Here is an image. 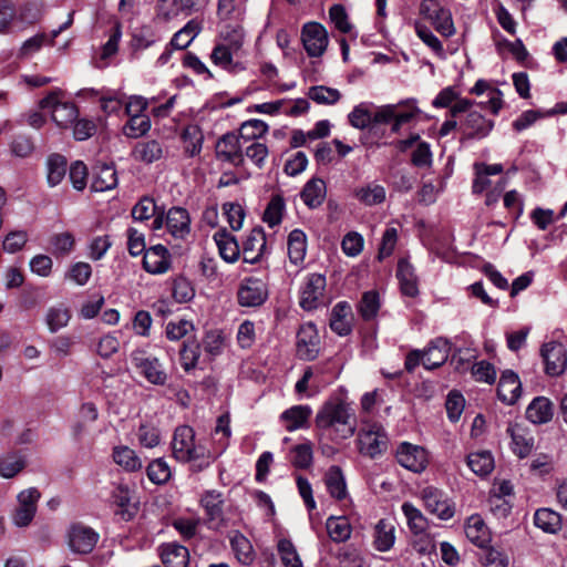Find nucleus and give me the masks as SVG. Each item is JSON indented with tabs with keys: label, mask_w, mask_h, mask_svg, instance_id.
<instances>
[{
	"label": "nucleus",
	"mask_w": 567,
	"mask_h": 567,
	"mask_svg": "<svg viewBox=\"0 0 567 567\" xmlns=\"http://www.w3.org/2000/svg\"><path fill=\"white\" fill-rule=\"evenodd\" d=\"M320 436L333 442L351 437L357 430L355 412L340 395L330 396L318 410L315 419Z\"/></svg>",
	"instance_id": "f257e3e1"
},
{
	"label": "nucleus",
	"mask_w": 567,
	"mask_h": 567,
	"mask_svg": "<svg viewBox=\"0 0 567 567\" xmlns=\"http://www.w3.org/2000/svg\"><path fill=\"white\" fill-rule=\"evenodd\" d=\"M173 456L182 463H192L195 472L207 468L212 463V453L204 445L196 443L195 431L188 425L177 426L172 440Z\"/></svg>",
	"instance_id": "f03ea898"
},
{
	"label": "nucleus",
	"mask_w": 567,
	"mask_h": 567,
	"mask_svg": "<svg viewBox=\"0 0 567 567\" xmlns=\"http://www.w3.org/2000/svg\"><path fill=\"white\" fill-rule=\"evenodd\" d=\"M198 504L204 512V524L208 529L220 532L228 527L226 498L220 491H204Z\"/></svg>",
	"instance_id": "7ed1b4c3"
},
{
	"label": "nucleus",
	"mask_w": 567,
	"mask_h": 567,
	"mask_svg": "<svg viewBox=\"0 0 567 567\" xmlns=\"http://www.w3.org/2000/svg\"><path fill=\"white\" fill-rule=\"evenodd\" d=\"M358 444L362 455L375 458L386 451L389 439L381 424L372 423L359 432Z\"/></svg>",
	"instance_id": "20e7f679"
},
{
	"label": "nucleus",
	"mask_w": 567,
	"mask_h": 567,
	"mask_svg": "<svg viewBox=\"0 0 567 567\" xmlns=\"http://www.w3.org/2000/svg\"><path fill=\"white\" fill-rule=\"evenodd\" d=\"M131 363L148 382L155 385L166 383L167 373L157 358L147 355L143 350H135L131 353Z\"/></svg>",
	"instance_id": "39448f33"
},
{
	"label": "nucleus",
	"mask_w": 567,
	"mask_h": 567,
	"mask_svg": "<svg viewBox=\"0 0 567 567\" xmlns=\"http://www.w3.org/2000/svg\"><path fill=\"white\" fill-rule=\"evenodd\" d=\"M420 12L434 24L436 31L443 37L449 38L455 33L450 10L441 6L437 1L423 0L420 6Z\"/></svg>",
	"instance_id": "423d86ee"
},
{
	"label": "nucleus",
	"mask_w": 567,
	"mask_h": 567,
	"mask_svg": "<svg viewBox=\"0 0 567 567\" xmlns=\"http://www.w3.org/2000/svg\"><path fill=\"white\" fill-rule=\"evenodd\" d=\"M165 221L167 231L176 239H184L190 231V218L185 208L173 207L167 212L164 219L163 215H157L153 221V228H162Z\"/></svg>",
	"instance_id": "0eeeda50"
},
{
	"label": "nucleus",
	"mask_w": 567,
	"mask_h": 567,
	"mask_svg": "<svg viewBox=\"0 0 567 567\" xmlns=\"http://www.w3.org/2000/svg\"><path fill=\"white\" fill-rule=\"evenodd\" d=\"M326 277L321 274H310L307 276L301 290L299 305L303 310H313L323 305L326 291Z\"/></svg>",
	"instance_id": "6e6552de"
},
{
	"label": "nucleus",
	"mask_w": 567,
	"mask_h": 567,
	"mask_svg": "<svg viewBox=\"0 0 567 567\" xmlns=\"http://www.w3.org/2000/svg\"><path fill=\"white\" fill-rule=\"evenodd\" d=\"M66 540L72 553L86 555L94 549L99 534L93 528L78 523L68 529Z\"/></svg>",
	"instance_id": "1a4fd4ad"
},
{
	"label": "nucleus",
	"mask_w": 567,
	"mask_h": 567,
	"mask_svg": "<svg viewBox=\"0 0 567 567\" xmlns=\"http://www.w3.org/2000/svg\"><path fill=\"white\" fill-rule=\"evenodd\" d=\"M301 41L309 56H321L328 47L327 30L318 22H308L302 27Z\"/></svg>",
	"instance_id": "9d476101"
},
{
	"label": "nucleus",
	"mask_w": 567,
	"mask_h": 567,
	"mask_svg": "<svg viewBox=\"0 0 567 567\" xmlns=\"http://www.w3.org/2000/svg\"><path fill=\"white\" fill-rule=\"evenodd\" d=\"M421 496L426 511L437 518L447 520L454 516V505L441 489L427 486L422 489Z\"/></svg>",
	"instance_id": "9b49d317"
},
{
	"label": "nucleus",
	"mask_w": 567,
	"mask_h": 567,
	"mask_svg": "<svg viewBox=\"0 0 567 567\" xmlns=\"http://www.w3.org/2000/svg\"><path fill=\"white\" fill-rule=\"evenodd\" d=\"M540 355L545 363V372L550 377L563 374L567 368V351L563 343L550 341L544 343Z\"/></svg>",
	"instance_id": "f8f14e48"
},
{
	"label": "nucleus",
	"mask_w": 567,
	"mask_h": 567,
	"mask_svg": "<svg viewBox=\"0 0 567 567\" xmlns=\"http://www.w3.org/2000/svg\"><path fill=\"white\" fill-rule=\"evenodd\" d=\"M244 143L239 135L236 133H226L216 144V155L219 159L227 162L235 166L244 164Z\"/></svg>",
	"instance_id": "ddd939ff"
},
{
	"label": "nucleus",
	"mask_w": 567,
	"mask_h": 567,
	"mask_svg": "<svg viewBox=\"0 0 567 567\" xmlns=\"http://www.w3.org/2000/svg\"><path fill=\"white\" fill-rule=\"evenodd\" d=\"M399 464L414 473H421L427 465V456L424 449L403 442L396 450Z\"/></svg>",
	"instance_id": "4468645a"
},
{
	"label": "nucleus",
	"mask_w": 567,
	"mask_h": 567,
	"mask_svg": "<svg viewBox=\"0 0 567 567\" xmlns=\"http://www.w3.org/2000/svg\"><path fill=\"white\" fill-rule=\"evenodd\" d=\"M320 339L316 327L307 323L300 328L297 334V353L300 359L311 361L319 354Z\"/></svg>",
	"instance_id": "2eb2a0df"
},
{
	"label": "nucleus",
	"mask_w": 567,
	"mask_h": 567,
	"mask_svg": "<svg viewBox=\"0 0 567 567\" xmlns=\"http://www.w3.org/2000/svg\"><path fill=\"white\" fill-rule=\"evenodd\" d=\"M266 285L256 278H248L243 281L238 290V302L243 307H258L267 299Z\"/></svg>",
	"instance_id": "dca6fc26"
},
{
	"label": "nucleus",
	"mask_w": 567,
	"mask_h": 567,
	"mask_svg": "<svg viewBox=\"0 0 567 567\" xmlns=\"http://www.w3.org/2000/svg\"><path fill=\"white\" fill-rule=\"evenodd\" d=\"M266 235L261 227L251 229L246 240L243 243L241 254L245 262L256 264L262 257L266 250Z\"/></svg>",
	"instance_id": "f3484780"
},
{
	"label": "nucleus",
	"mask_w": 567,
	"mask_h": 567,
	"mask_svg": "<svg viewBox=\"0 0 567 567\" xmlns=\"http://www.w3.org/2000/svg\"><path fill=\"white\" fill-rule=\"evenodd\" d=\"M144 269L153 275L166 272L171 267V255L163 245H155L148 248L143 258Z\"/></svg>",
	"instance_id": "a211bd4d"
},
{
	"label": "nucleus",
	"mask_w": 567,
	"mask_h": 567,
	"mask_svg": "<svg viewBox=\"0 0 567 567\" xmlns=\"http://www.w3.org/2000/svg\"><path fill=\"white\" fill-rule=\"evenodd\" d=\"M450 342L444 338L432 340L427 348L422 352V364L427 370L441 367L449 358Z\"/></svg>",
	"instance_id": "6ab92c4d"
},
{
	"label": "nucleus",
	"mask_w": 567,
	"mask_h": 567,
	"mask_svg": "<svg viewBox=\"0 0 567 567\" xmlns=\"http://www.w3.org/2000/svg\"><path fill=\"white\" fill-rule=\"evenodd\" d=\"M522 393V383L518 375L512 370H505L498 382V399L506 404H514Z\"/></svg>",
	"instance_id": "aec40b11"
},
{
	"label": "nucleus",
	"mask_w": 567,
	"mask_h": 567,
	"mask_svg": "<svg viewBox=\"0 0 567 567\" xmlns=\"http://www.w3.org/2000/svg\"><path fill=\"white\" fill-rule=\"evenodd\" d=\"M507 433L512 437V450L519 457L524 458L534 447V436L524 425L515 423L507 427Z\"/></svg>",
	"instance_id": "412c9836"
},
{
	"label": "nucleus",
	"mask_w": 567,
	"mask_h": 567,
	"mask_svg": "<svg viewBox=\"0 0 567 567\" xmlns=\"http://www.w3.org/2000/svg\"><path fill=\"white\" fill-rule=\"evenodd\" d=\"M466 138H484L494 127L492 120H486L481 113L470 111L462 124Z\"/></svg>",
	"instance_id": "4be33fe9"
},
{
	"label": "nucleus",
	"mask_w": 567,
	"mask_h": 567,
	"mask_svg": "<svg viewBox=\"0 0 567 567\" xmlns=\"http://www.w3.org/2000/svg\"><path fill=\"white\" fill-rule=\"evenodd\" d=\"M311 414L309 405H293L280 414V421L288 432H293L308 427Z\"/></svg>",
	"instance_id": "5701e85b"
},
{
	"label": "nucleus",
	"mask_w": 567,
	"mask_h": 567,
	"mask_svg": "<svg viewBox=\"0 0 567 567\" xmlns=\"http://www.w3.org/2000/svg\"><path fill=\"white\" fill-rule=\"evenodd\" d=\"M159 556L165 567H187L189 564L188 549L177 543L163 544Z\"/></svg>",
	"instance_id": "b1692460"
},
{
	"label": "nucleus",
	"mask_w": 567,
	"mask_h": 567,
	"mask_svg": "<svg viewBox=\"0 0 567 567\" xmlns=\"http://www.w3.org/2000/svg\"><path fill=\"white\" fill-rule=\"evenodd\" d=\"M353 197L362 205L372 207L382 204L386 198L385 188L377 182H370L353 189Z\"/></svg>",
	"instance_id": "393cba45"
},
{
	"label": "nucleus",
	"mask_w": 567,
	"mask_h": 567,
	"mask_svg": "<svg viewBox=\"0 0 567 567\" xmlns=\"http://www.w3.org/2000/svg\"><path fill=\"white\" fill-rule=\"evenodd\" d=\"M327 195V186L322 178L312 177L309 179L301 193L300 197L306 206L310 209L318 208L322 205Z\"/></svg>",
	"instance_id": "a878e982"
},
{
	"label": "nucleus",
	"mask_w": 567,
	"mask_h": 567,
	"mask_svg": "<svg viewBox=\"0 0 567 567\" xmlns=\"http://www.w3.org/2000/svg\"><path fill=\"white\" fill-rule=\"evenodd\" d=\"M214 241L218 247L220 257L227 262H235L240 256V248L236 237L227 229L217 230L214 236Z\"/></svg>",
	"instance_id": "bb28decb"
},
{
	"label": "nucleus",
	"mask_w": 567,
	"mask_h": 567,
	"mask_svg": "<svg viewBox=\"0 0 567 567\" xmlns=\"http://www.w3.org/2000/svg\"><path fill=\"white\" fill-rule=\"evenodd\" d=\"M554 405L546 396H536L526 409V417L534 424H545L551 421Z\"/></svg>",
	"instance_id": "cd10ccee"
},
{
	"label": "nucleus",
	"mask_w": 567,
	"mask_h": 567,
	"mask_svg": "<svg viewBox=\"0 0 567 567\" xmlns=\"http://www.w3.org/2000/svg\"><path fill=\"white\" fill-rule=\"evenodd\" d=\"M72 318L69 307L63 303L51 306L44 313V323L51 333H56L61 329L68 327Z\"/></svg>",
	"instance_id": "c85d7f7f"
},
{
	"label": "nucleus",
	"mask_w": 567,
	"mask_h": 567,
	"mask_svg": "<svg viewBox=\"0 0 567 567\" xmlns=\"http://www.w3.org/2000/svg\"><path fill=\"white\" fill-rule=\"evenodd\" d=\"M396 278L400 282V288L403 295L408 297H415L419 293L417 278L414 274L413 266L408 259L402 258L398 262Z\"/></svg>",
	"instance_id": "c756f323"
},
{
	"label": "nucleus",
	"mask_w": 567,
	"mask_h": 567,
	"mask_svg": "<svg viewBox=\"0 0 567 567\" xmlns=\"http://www.w3.org/2000/svg\"><path fill=\"white\" fill-rule=\"evenodd\" d=\"M395 542V526L385 518L380 519L374 527L373 545L379 551L390 550Z\"/></svg>",
	"instance_id": "7c9ffc66"
},
{
	"label": "nucleus",
	"mask_w": 567,
	"mask_h": 567,
	"mask_svg": "<svg viewBox=\"0 0 567 567\" xmlns=\"http://www.w3.org/2000/svg\"><path fill=\"white\" fill-rule=\"evenodd\" d=\"M467 539L478 547H486L491 542V533L481 516L473 515L465 525Z\"/></svg>",
	"instance_id": "2f4dec72"
},
{
	"label": "nucleus",
	"mask_w": 567,
	"mask_h": 567,
	"mask_svg": "<svg viewBox=\"0 0 567 567\" xmlns=\"http://www.w3.org/2000/svg\"><path fill=\"white\" fill-rule=\"evenodd\" d=\"M351 316V306L347 301L338 302L331 310L330 328L341 337L351 332V322L348 317Z\"/></svg>",
	"instance_id": "473e14b6"
},
{
	"label": "nucleus",
	"mask_w": 567,
	"mask_h": 567,
	"mask_svg": "<svg viewBox=\"0 0 567 567\" xmlns=\"http://www.w3.org/2000/svg\"><path fill=\"white\" fill-rule=\"evenodd\" d=\"M236 56H239V53L233 52L230 49L216 43L212 51L210 60L215 65L228 72L243 71L245 69L243 63L234 61V58Z\"/></svg>",
	"instance_id": "72a5a7b5"
},
{
	"label": "nucleus",
	"mask_w": 567,
	"mask_h": 567,
	"mask_svg": "<svg viewBox=\"0 0 567 567\" xmlns=\"http://www.w3.org/2000/svg\"><path fill=\"white\" fill-rule=\"evenodd\" d=\"M245 41V32L239 24H226L219 33L217 43L240 54Z\"/></svg>",
	"instance_id": "f704fd0d"
},
{
	"label": "nucleus",
	"mask_w": 567,
	"mask_h": 567,
	"mask_svg": "<svg viewBox=\"0 0 567 567\" xmlns=\"http://www.w3.org/2000/svg\"><path fill=\"white\" fill-rule=\"evenodd\" d=\"M288 257L298 265L303 261L307 250V236L301 229H293L287 240Z\"/></svg>",
	"instance_id": "c9c22d12"
},
{
	"label": "nucleus",
	"mask_w": 567,
	"mask_h": 567,
	"mask_svg": "<svg viewBox=\"0 0 567 567\" xmlns=\"http://www.w3.org/2000/svg\"><path fill=\"white\" fill-rule=\"evenodd\" d=\"M327 489L331 497L341 501L347 497V484L339 466H331L324 477Z\"/></svg>",
	"instance_id": "e433bc0d"
},
{
	"label": "nucleus",
	"mask_w": 567,
	"mask_h": 567,
	"mask_svg": "<svg viewBox=\"0 0 567 567\" xmlns=\"http://www.w3.org/2000/svg\"><path fill=\"white\" fill-rule=\"evenodd\" d=\"M200 31V22L195 19L189 20L173 35L169 44L176 50H184L193 42V40L199 34Z\"/></svg>",
	"instance_id": "4c0bfd02"
},
{
	"label": "nucleus",
	"mask_w": 567,
	"mask_h": 567,
	"mask_svg": "<svg viewBox=\"0 0 567 567\" xmlns=\"http://www.w3.org/2000/svg\"><path fill=\"white\" fill-rule=\"evenodd\" d=\"M117 185V174L112 165L103 164L97 167L93 177L91 189L94 192H105L113 189Z\"/></svg>",
	"instance_id": "58836bf2"
},
{
	"label": "nucleus",
	"mask_w": 567,
	"mask_h": 567,
	"mask_svg": "<svg viewBox=\"0 0 567 567\" xmlns=\"http://www.w3.org/2000/svg\"><path fill=\"white\" fill-rule=\"evenodd\" d=\"M230 546L236 558L243 565H250L255 559V551L249 539L239 532L230 537Z\"/></svg>",
	"instance_id": "ea45409f"
},
{
	"label": "nucleus",
	"mask_w": 567,
	"mask_h": 567,
	"mask_svg": "<svg viewBox=\"0 0 567 567\" xmlns=\"http://www.w3.org/2000/svg\"><path fill=\"white\" fill-rule=\"evenodd\" d=\"M327 533L334 543H343L351 537L352 528L343 516H330L326 522Z\"/></svg>",
	"instance_id": "a19ab883"
},
{
	"label": "nucleus",
	"mask_w": 567,
	"mask_h": 567,
	"mask_svg": "<svg viewBox=\"0 0 567 567\" xmlns=\"http://www.w3.org/2000/svg\"><path fill=\"white\" fill-rule=\"evenodd\" d=\"M401 508L406 517L410 530L414 535H424L429 527V522L422 512L409 502L403 503Z\"/></svg>",
	"instance_id": "79ce46f5"
},
{
	"label": "nucleus",
	"mask_w": 567,
	"mask_h": 567,
	"mask_svg": "<svg viewBox=\"0 0 567 567\" xmlns=\"http://www.w3.org/2000/svg\"><path fill=\"white\" fill-rule=\"evenodd\" d=\"M133 154L136 159L151 164L163 157V148L159 142L152 140L138 143Z\"/></svg>",
	"instance_id": "37998d69"
},
{
	"label": "nucleus",
	"mask_w": 567,
	"mask_h": 567,
	"mask_svg": "<svg viewBox=\"0 0 567 567\" xmlns=\"http://www.w3.org/2000/svg\"><path fill=\"white\" fill-rule=\"evenodd\" d=\"M535 525L545 533L555 534L560 529V515L549 508L537 509L534 515Z\"/></svg>",
	"instance_id": "c03bdc74"
},
{
	"label": "nucleus",
	"mask_w": 567,
	"mask_h": 567,
	"mask_svg": "<svg viewBox=\"0 0 567 567\" xmlns=\"http://www.w3.org/2000/svg\"><path fill=\"white\" fill-rule=\"evenodd\" d=\"M380 297L375 290L365 291L358 303V312L364 321L373 320L380 310Z\"/></svg>",
	"instance_id": "a18cd8bd"
},
{
	"label": "nucleus",
	"mask_w": 567,
	"mask_h": 567,
	"mask_svg": "<svg viewBox=\"0 0 567 567\" xmlns=\"http://www.w3.org/2000/svg\"><path fill=\"white\" fill-rule=\"evenodd\" d=\"M66 158L60 154H51L47 159V178L50 186L62 182L66 173Z\"/></svg>",
	"instance_id": "49530a36"
},
{
	"label": "nucleus",
	"mask_w": 567,
	"mask_h": 567,
	"mask_svg": "<svg viewBox=\"0 0 567 567\" xmlns=\"http://www.w3.org/2000/svg\"><path fill=\"white\" fill-rule=\"evenodd\" d=\"M467 465L476 475L486 476L494 468V458L491 452H475L467 456Z\"/></svg>",
	"instance_id": "de8ad7c7"
},
{
	"label": "nucleus",
	"mask_w": 567,
	"mask_h": 567,
	"mask_svg": "<svg viewBox=\"0 0 567 567\" xmlns=\"http://www.w3.org/2000/svg\"><path fill=\"white\" fill-rule=\"evenodd\" d=\"M114 462L128 472L142 468V461L134 450L128 446H117L113 451Z\"/></svg>",
	"instance_id": "09e8293b"
},
{
	"label": "nucleus",
	"mask_w": 567,
	"mask_h": 567,
	"mask_svg": "<svg viewBox=\"0 0 567 567\" xmlns=\"http://www.w3.org/2000/svg\"><path fill=\"white\" fill-rule=\"evenodd\" d=\"M289 461L296 468H309L313 461L312 444L310 442H306L291 447Z\"/></svg>",
	"instance_id": "8fccbe9b"
},
{
	"label": "nucleus",
	"mask_w": 567,
	"mask_h": 567,
	"mask_svg": "<svg viewBox=\"0 0 567 567\" xmlns=\"http://www.w3.org/2000/svg\"><path fill=\"white\" fill-rule=\"evenodd\" d=\"M268 132V125L261 120H249L241 124L239 128V136L244 144L257 142L256 140L262 137Z\"/></svg>",
	"instance_id": "3c124183"
},
{
	"label": "nucleus",
	"mask_w": 567,
	"mask_h": 567,
	"mask_svg": "<svg viewBox=\"0 0 567 567\" xmlns=\"http://www.w3.org/2000/svg\"><path fill=\"white\" fill-rule=\"evenodd\" d=\"M130 120L123 127V133L130 138H138L151 130V120L145 114H135L128 116Z\"/></svg>",
	"instance_id": "603ef678"
},
{
	"label": "nucleus",
	"mask_w": 567,
	"mask_h": 567,
	"mask_svg": "<svg viewBox=\"0 0 567 567\" xmlns=\"http://www.w3.org/2000/svg\"><path fill=\"white\" fill-rule=\"evenodd\" d=\"M184 142L185 153L188 156L194 157L202 151L204 136L202 131L197 126H188L182 134Z\"/></svg>",
	"instance_id": "864d4df0"
},
{
	"label": "nucleus",
	"mask_w": 567,
	"mask_h": 567,
	"mask_svg": "<svg viewBox=\"0 0 567 567\" xmlns=\"http://www.w3.org/2000/svg\"><path fill=\"white\" fill-rule=\"evenodd\" d=\"M179 355L183 369L189 372L195 369L198 363L200 357L199 344L195 340L184 341L179 350Z\"/></svg>",
	"instance_id": "5fc2aeb1"
},
{
	"label": "nucleus",
	"mask_w": 567,
	"mask_h": 567,
	"mask_svg": "<svg viewBox=\"0 0 567 567\" xmlns=\"http://www.w3.org/2000/svg\"><path fill=\"white\" fill-rule=\"evenodd\" d=\"M78 114V109L73 103L64 102L63 105L55 106L51 117L59 127L65 128L75 122Z\"/></svg>",
	"instance_id": "6e6d98bb"
},
{
	"label": "nucleus",
	"mask_w": 567,
	"mask_h": 567,
	"mask_svg": "<svg viewBox=\"0 0 567 567\" xmlns=\"http://www.w3.org/2000/svg\"><path fill=\"white\" fill-rule=\"evenodd\" d=\"M284 210V198L280 195H274L264 212L262 220L269 227H275L281 223Z\"/></svg>",
	"instance_id": "4d7b16f0"
},
{
	"label": "nucleus",
	"mask_w": 567,
	"mask_h": 567,
	"mask_svg": "<svg viewBox=\"0 0 567 567\" xmlns=\"http://www.w3.org/2000/svg\"><path fill=\"white\" fill-rule=\"evenodd\" d=\"M225 338L220 330H209L205 333L202 344L204 351L210 359L221 354L224 350Z\"/></svg>",
	"instance_id": "13d9d810"
},
{
	"label": "nucleus",
	"mask_w": 567,
	"mask_h": 567,
	"mask_svg": "<svg viewBox=\"0 0 567 567\" xmlns=\"http://www.w3.org/2000/svg\"><path fill=\"white\" fill-rule=\"evenodd\" d=\"M308 96L318 104L333 105L340 100L341 93L337 89L318 85L309 89Z\"/></svg>",
	"instance_id": "bf43d9fd"
},
{
	"label": "nucleus",
	"mask_w": 567,
	"mask_h": 567,
	"mask_svg": "<svg viewBox=\"0 0 567 567\" xmlns=\"http://www.w3.org/2000/svg\"><path fill=\"white\" fill-rule=\"evenodd\" d=\"M371 106L369 103H360L349 113V123L359 130H371Z\"/></svg>",
	"instance_id": "052dcab7"
},
{
	"label": "nucleus",
	"mask_w": 567,
	"mask_h": 567,
	"mask_svg": "<svg viewBox=\"0 0 567 567\" xmlns=\"http://www.w3.org/2000/svg\"><path fill=\"white\" fill-rule=\"evenodd\" d=\"M146 472L150 481L157 485L166 483L172 475L168 464L163 458L151 462Z\"/></svg>",
	"instance_id": "680f3d73"
},
{
	"label": "nucleus",
	"mask_w": 567,
	"mask_h": 567,
	"mask_svg": "<svg viewBox=\"0 0 567 567\" xmlns=\"http://www.w3.org/2000/svg\"><path fill=\"white\" fill-rule=\"evenodd\" d=\"M278 553L285 567H302L301 559L289 539L278 542Z\"/></svg>",
	"instance_id": "e2e57ef3"
},
{
	"label": "nucleus",
	"mask_w": 567,
	"mask_h": 567,
	"mask_svg": "<svg viewBox=\"0 0 567 567\" xmlns=\"http://www.w3.org/2000/svg\"><path fill=\"white\" fill-rule=\"evenodd\" d=\"M112 501L120 508L118 514H121L123 519L128 520L133 517V513L128 509L131 495L126 486L120 485L115 487L112 492Z\"/></svg>",
	"instance_id": "0e129e2a"
},
{
	"label": "nucleus",
	"mask_w": 567,
	"mask_h": 567,
	"mask_svg": "<svg viewBox=\"0 0 567 567\" xmlns=\"http://www.w3.org/2000/svg\"><path fill=\"white\" fill-rule=\"evenodd\" d=\"M244 157H248L258 168H264L269 151L266 144L252 142L243 148Z\"/></svg>",
	"instance_id": "69168bd1"
},
{
	"label": "nucleus",
	"mask_w": 567,
	"mask_h": 567,
	"mask_svg": "<svg viewBox=\"0 0 567 567\" xmlns=\"http://www.w3.org/2000/svg\"><path fill=\"white\" fill-rule=\"evenodd\" d=\"M337 558L339 567H364V558L361 553L352 546L340 549Z\"/></svg>",
	"instance_id": "338daca9"
},
{
	"label": "nucleus",
	"mask_w": 567,
	"mask_h": 567,
	"mask_svg": "<svg viewBox=\"0 0 567 567\" xmlns=\"http://www.w3.org/2000/svg\"><path fill=\"white\" fill-rule=\"evenodd\" d=\"M195 297L192 282L185 277H177L173 284V298L179 302H188Z\"/></svg>",
	"instance_id": "774afa93"
}]
</instances>
